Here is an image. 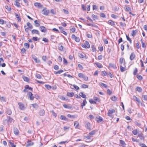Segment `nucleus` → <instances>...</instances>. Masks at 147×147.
Masks as SVG:
<instances>
[{"instance_id": "f257e3e1", "label": "nucleus", "mask_w": 147, "mask_h": 147, "mask_svg": "<svg viewBox=\"0 0 147 147\" xmlns=\"http://www.w3.org/2000/svg\"><path fill=\"white\" fill-rule=\"evenodd\" d=\"M81 46L82 47L85 49L89 48L90 47V45L89 43L87 41H85L84 44L82 45Z\"/></svg>"}, {"instance_id": "f03ea898", "label": "nucleus", "mask_w": 147, "mask_h": 147, "mask_svg": "<svg viewBox=\"0 0 147 147\" xmlns=\"http://www.w3.org/2000/svg\"><path fill=\"white\" fill-rule=\"evenodd\" d=\"M42 11L43 12L42 14L46 16H48L49 13V11L46 8L43 9Z\"/></svg>"}, {"instance_id": "7ed1b4c3", "label": "nucleus", "mask_w": 147, "mask_h": 147, "mask_svg": "<svg viewBox=\"0 0 147 147\" xmlns=\"http://www.w3.org/2000/svg\"><path fill=\"white\" fill-rule=\"evenodd\" d=\"M39 28L40 30L42 32L45 33L47 31V29L44 26H40Z\"/></svg>"}, {"instance_id": "20e7f679", "label": "nucleus", "mask_w": 147, "mask_h": 147, "mask_svg": "<svg viewBox=\"0 0 147 147\" xmlns=\"http://www.w3.org/2000/svg\"><path fill=\"white\" fill-rule=\"evenodd\" d=\"M95 120L98 123L100 122L103 120L102 118L99 116H96Z\"/></svg>"}, {"instance_id": "39448f33", "label": "nucleus", "mask_w": 147, "mask_h": 147, "mask_svg": "<svg viewBox=\"0 0 147 147\" xmlns=\"http://www.w3.org/2000/svg\"><path fill=\"white\" fill-rule=\"evenodd\" d=\"M20 109L22 110H24L25 108L24 105L21 102H19L18 103Z\"/></svg>"}, {"instance_id": "423d86ee", "label": "nucleus", "mask_w": 147, "mask_h": 147, "mask_svg": "<svg viewBox=\"0 0 147 147\" xmlns=\"http://www.w3.org/2000/svg\"><path fill=\"white\" fill-rule=\"evenodd\" d=\"M33 94L31 92H29L28 94V96L30 98V99L31 100H33L34 97L33 96Z\"/></svg>"}, {"instance_id": "0eeeda50", "label": "nucleus", "mask_w": 147, "mask_h": 147, "mask_svg": "<svg viewBox=\"0 0 147 147\" xmlns=\"http://www.w3.org/2000/svg\"><path fill=\"white\" fill-rule=\"evenodd\" d=\"M34 5L38 7L39 8H41L42 7V5L39 3L36 2L34 4Z\"/></svg>"}, {"instance_id": "6e6552de", "label": "nucleus", "mask_w": 147, "mask_h": 147, "mask_svg": "<svg viewBox=\"0 0 147 147\" xmlns=\"http://www.w3.org/2000/svg\"><path fill=\"white\" fill-rule=\"evenodd\" d=\"M115 112V110L113 109L109 110L108 112L107 113V114L110 117H111V115L112 114L114 113Z\"/></svg>"}, {"instance_id": "1a4fd4ad", "label": "nucleus", "mask_w": 147, "mask_h": 147, "mask_svg": "<svg viewBox=\"0 0 147 147\" xmlns=\"http://www.w3.org/2000/svg\"><path fill=\"white\" fill-rule=\"evenodd\" d=\"M32 58L34 60L36 63H38L40 62V60H38L36 56L34 55H32Z\"/></svg>"}, {"instance_id": "9d476101", "label": "nucleus", "mask_w": 147, "mask_h": 147, "mask_svg": "<svg viewBox=\"0 0 147 147\" xmlns=\"http://www.w3.org/2000/svg\"><path fill=\"white\" fill-rule=\"evenodd\" d=\"M39 114L41 116H43L45 115V111L43 109H40L39 112Z\"/></svg>"}, {"instance_id": "9b49d317", "label": "nucleus", "mask_w": 147, "mask_h": 147, "mask_svg": "<svg viewBox=\"0 0 147 147\" xmlns=\"http://www.w3.org/2000/svg\"><path fill=\"white\" fill-rule=\"evenodd\" d=\"M59 29L61 31V32L63 34L65 35H67V33L64 31V28L62 26H60L59 27Z\"/></svg>"}, {"instance_id": "f8f14e48", "label": "nucleus", "mask_w": 147, "mask_h": 147, "mask_svg": "<svg viewBox=\"0 0 147 147\" xmlns=\"http://www.w3.org/2000/svg\"><path fill=\"white\" fill-rule=\"evenodd\" d=\"M59 118L61 119L65 120L67 121H68L69 120L68 119L66 118L64 115H61L60 116Z\"/></svg>"}, {"instance_id": "ddd939ff", "label": "nucleus", "mask_w": 147, "mask_h": 147, "mask_svg": "<svg viewBox=\"0 0 147 147\" xmlns=\"http://www.w3.org/2000/svg\"><path fill=\"white\" fill-rule=\"evenodd\" d=\"M32 34H38V35H39L40 34L39 32L38 31L36 30L35 29H33L31 31Z\"/></svg>"}, {"instance_id": "4468645a", "label": "nucleus", "mask_w": 147, "mask_h": 147, "mask_svg": "<svg viewBox=\"0 0 147 147\" xmlns=\"http://www.w3.org/2000/svg\"><path fill=\"white\" fill-rule=\"evenodd\" d=\"M135 57V55L134 53H132L131 54L130 56V59L132 61L134 59Z\"/></svg>"}, {"instance_id": "2eb2a0df", "label": "nucleus", "mask_w": 147, "mask_h": 147, "mask_svg": "<svg viewBox=\"0 0 147 147\" xmlns=\"http://www.w3.org/2000/svg\"><path fill=\"white\" fill-rule=\"evenodd\" d=\"M14 134L16 136L19 134V130L16 128H14L13 129Z\"/></svg>"}, {"instance_id": "dca6fc26", "label": "nucleus", "mask_w": 147, "mask_h": 147, "mask_svg": "<svg viewBox=\"0 0 147 147\" xmlns=\"http://www.w3.org/2000/svg\"><path fill=\"white\" fill-rule=\"evenodd\" d=\"M74 126L76 128H79V123L77 121L74 122Z\"/></svg>"}, {"instance_id": "f3484780", "label": "nucleus", "mask_w": 147, "mask_h": 147, "mask_svg": "<svg viewBox=\"0 0 147 147\" xmlns=\"http://www.w3.org/2000/svg\"><path fill=\"white\" fill-rule=\"evenodd\" d=\"M138 137H139L140 139L142 140H144V137L143 134L141 132L140 133H139Z\"/></svg>"}, {"instance_id": "a211bd4d", "label": "nucleus", "mask_w": 147, "mask_h": 147, "mask_svg": "<svg viewBox=\"0 0 147 147\" xmlns=\"http://www.w3.org/2000/svg\"><path fill=\"white\" fill-rule=\"evenodd\" d=\"M31 142V141L30 140H28L27 141V143H28V144L26 145L27 146H32L34 144V143L33 142Z\"/></svg>"}, {"instance_id": "6ab92c4d", "label": "nucleus", "mask_w": 147, "mask_h": 147, "mask_svg": "<svg viewBox=\"0 0 147 147\" xmlns=\"http://www.w3.org/2000/svg\"><path fill=\"white\" fill-rule=\"evenodd\" d=\"M119 141L120 144H121V146L123 147H125L126 145V144L125 142L124 141L122 140H120Z\"/></svg>"}, {"instance_id": "aec40b11", "label": "nucleus", "mask_w": 147, "mask_h": 147, "mask_svg": "<svg viewBox=\"0 0 147 147\" xmlns=\"http://www.w3.org/2000/svg\"><path fill=\"white\" fill-rule=\"evenodd\" d=\"M67 95L70 97H72L74 95V93L73 92H68L67 94Z\"/></svg>"}, {"instance_id": "412c9836", "label": "nucleus", "mask_w": 147, "mask_h": 147, "mask_svg": "<svg viewBox=\"0 0 147 147\" xmlns=\"http://www.w3.org/2000/svg\"><path fill=\"white\" fill-rule=\"evenodd\" d=\"M136 90L140 92H142V89L140 87L137 86L136 88Z\"/></svg>"}, {"instance_id": "4be33fe9", "label": "nucleus", "mask_w": 147, "mask_h": 147, "mask_svg": "<svg viewBox=\"0 0 147 147\" xmlns=\"http://www.w3.org/2000/svg\"><path fill=\"white\" fill-rule=\"evenodd\" d=\"M95 63L97 66L99 68H101L102 67V66L101 64L99 63L96 62H95Z\"/></svg>"}, {"instance_id": "5701e85b", "label": "nucleus", "mask_w": 147, "mask_h": 147, "mask_svg": "<svg viewBox=\"0 0 147 147\" xmlns=\"http://www.w3.org/2000/svg\"><path fill=\"white\" fill-rule=\"evenodd\" d=\"M91 47L92 49V52H95L96 51V48L95 47V46L94 45H92L91 46Z\"/></svg>"}, {"instance_id": "b1692460", "label": "nucleus", "mask_w": 147, "mask_h": 147, "mask_svg": "<svg viewBox=\"0 0 147 147\" xmlns=\"http://www.w3.org/2000/svg\"><path fill=\"white\" fill-rule=\"evenodd\" d=\"M87 103V102L86 100V99H84L83 101V102L81 104V107L83 109V106L85 105Z\"/></svg>"}, {"instance_id": "393cba45", "label": "nucleus", "mask_w": 147, "mask_h": 147, "mask_svg": "<svg viewBox=\"0 0 147 147\" xmlns=\"http://www.w3.org/2000/svg\"><path fill=\"white\" fill-rule=\"evenodd\" d=\"M137 32V31L136 30H133L131 34V35L132 36H135L136 35Z\"/></svg>"}, {"instance_id": "a878e982", "label": "nucleus", "mask_w": 147, "mask_h": 147, "mask_svg": "<svg viewBox=\"0 0 147 147\" xmlns=\"http://www.w3.org/2000/svg\"><path fill=\"white\" fill-rule=\"evenodd\" d=\"M34 22L35 24L36 25L35 26H36L38 27L40 26V22L38 21L37 20H35V21H34Z\"/></svg>"}, {"instance_id": "bb28decb", "label": "nucleus", "mask_w": 147, "mask_h": 147, "mask_svg": "<svg viewBox=\"0 0 147 147\" xmlns=\"http://www.w3.org/2000/svg\"><path fill=\"white\" fill-rule=\"evenodd\" d=\"M86 126L88 129H90V123L88 122H86L85 123Z\"/></svg>"}, {"instance_id": "cd10ccee", "label": "nucleus", "mask_w": 147, "mask_h": 147, "mask_svg": "<svg viewBox=\"0 0 147 147\" xmlns=\"http://www.w3.org/2000/svg\"><path fill=\"white\" fill-rule=\"evenodd\" d=\"M125 11H131V8L128 6H125L124 8Z\"/></svg>"}, {"instance_id": "c85d7f7f", "label": "nucleus", "mask_w": 147, "mask_h": 147, "mask_svg": "<svg viewBox=\"0 0 147 147\" xmlns=\"http://www.w3.org/2000/svg\"><path fill=\"white\" fill-rule=\"evenodd\" d=\"M22 78L24 81L27 82H28L30 80L28 78L24 76H23Z\"/></svg>"}, {"instance_id": "c756f323", "label": "nucleus", "mask_w": 147, "mask_h": 147, "mask_svg": "<svg viewBox=\"0 0 147 147\" xmlns=\"http://www.w3.org/2000/svg\"><path fill=\"white\" fill-rule=\"evenodd\" d=\"M80 96L83 98H86V95L83 92H80L79 94Z\"/></svg>"}, {"instance_id": "7c9ffc66", "label": "nucleus", "mask_w": 147, "mask_h": 147, "mask_svg": "<svg viewBox=\"0 0 147 147\" xmlns=\"http://www.w3.org/2000/svg\"><path fill=\"white\" fill-rule=\"evenodd\" d=\"M109 23L110 25L112 26L115 25V24L114 22L111 20L109 21Z\"/></svg>"}, {"instance_id": "2f4dec72", "label": "nucleus", "mask_w": 147, "mask_h": 147, "mask_svg": "<svg viewBox=\"0 0 147 147\" xmlns=\"http://www.w3.org/2000/svg\"><path fill=\"white\" fill-rule=\"evenodd\" d=\"M109 65L110 67H111L113 69H115L117 68L116 65L110 63L109 64Z\"/></svg>"}, {"instance_id": "473e14b6", "label": "nucleus", "mask_w": 147, "mask_h": 147, "mask_svg": "<svg viewBox=\"0 0 147 147\" xmlns=\"http://www.w3.org/2000/svg\"><path fill=\"white\" fill-rule=\"evenodd\" d=\"M133 98L135 100H136V101L138 102L139 103L140 102V100L138 98H137L136 96H133Z\"/></svg>"}, {"instance_id": "72a5a7b5", "label": "nucleus", "mask_w": 147, "mask_h": 147, "mask_svg": "<svg viewBox=\"0 0 147 147\" xmlns=\"http://www.w3.org/2000/svg\"><path fill=\"white\" fill-rule=\"evenodd\" d=\"M63 107L65 108L68 109H71L72 108L71 106L68 105L66 104H64L63 105Z\"/></svg>"}, {"instance_id": "f704fd0d", "label": "nucleus", "mask_w": 147, "mask_h": 147, "mask_svg": "<svg viewBox=\"0 0 147 147\" xmlns=\"http://www.w3.org/2000/svg\"><path fill=\"white\" fill-rule=\"evenodd\" d=\"M64 71L62 69H60L58 71L56 72H54L55 74H60L61 73L63 72Z\"/></svg>"}, {"instance_id": "c9c22d12", "label": "nucleus", "mask_w": 147, "mask_h": 147, "mask_svg": "<svg viewBox=\"0 0 147 147\" xmlns=\"http://www.w3.org/2000/svg\"><path fill=\"white\" fill-rule=\"evenodd\" d=\"M27 26H28L29 28H30L31 29H32L33 28V26L29 22H28L27 24Z\"/></svg>"}, {"instance_id": "e433bc0d", "label": "nucleus", "mask_w": 147, "mask_h": 147, "mask_svg": "<svg viewBox=\"0 0 147 147\" xmlns=\"http://www.w3.org/2000/svg\"><path fill=\"white\" fill-rule=\"evenodd\" d=\"M87 25L88 26H91L94 27H97V26L96 25H95V24H92L90 23H87Z\"/></svg>"}, {"instance_id": "4c0bfd02", "label": "nucleus", "mask_w": 147, "mask_h": 147, "mask_svg": "<svg viewBox=\"0 0 147 147\" xmlns=\"http://www.w3.org/2000/svg\"><path fill=\"white\" fill-rule=\"evenodd\" d=\"M126 36L127 40L129 41L130 44H131L132 43L131 39L129 37V36H128L127 34H126Z\"/></svg>"}, {"instance_id": "58836bf2", "label": "nucleus", "mask_w": 147, "mask_h": 147, "mask_svg": "<svg viewBox=\"0 0 147 147\" xmlns=\"http://www.w3.org/2000/svg\"><path fill=\"white\" fill-rule=\"evenodd\" d=\"M81 88H88V85L83 84L81 86Z\"/></svg>"}, {"instance_id": "ea45409f", "label": "nucleus", "mask_w": 147, "mask_h": 147, "mask_svg": "<svg viewBox=\"0 0 147 147\" xmlns=\"http://www.w3.org/2000/svg\"><path fill=\"white\" fill-rule=\"evenodd\" d=\"M15 15L16 17V18H17L19 22L21 21V19H20V16L19 15L17 14L16 13H15Z\"/></svg>"}, {"instance_id": "a19ab883", "label": "nucleus", "mask_w": 147, "mask_h": 147, "mask_svg": "<svg viewBox=\"0 0 147 147\" xmlns=\"http://www.w3.org/2000/svg\"><path fill=\"white\" fill-rule=\"evenodd\" d=\"M120 71L121 72H123L125 70V68L123 67L121 65H120Z\"/></svg>"}, {"instance_id": "79ce46f5", "label": "nucleus", "mask_w": 147, "mask_h": 147, "mask_svg": "<svg viewBox=\"0 0 147 147\" xmlns=\"http://www.w3.org/2000/svg\"><path fill=\"white\" fill-rule=\"evenodd\" d=\"M132 133L134 135H136L138 133V130L137 129H135L132 131Z\"/></svg>"}, {"instance_id": "37998d69", "label": "nucleus", "mask_w": 147, "mask_h": 147, "mask_svg": "<svg viewBox=\"0 0 147 147\" xmlns=\"http://www.w3.org/2000/svg\"><path fill=\"white\" fill-rule=\"evenodd\" d=\"M67 116L68 117L72 118H74L76 117L75 116V115H71L70 114H68L67 115Z\"/></svg>"}, {"instance_id": "c03bdc74", "label": "nucleus", "mask_w": 147, "mask_h": 147, "mask_svg": "<svg viewBox=\"0 0 147 147\" xmlns=\"http://www.w3.org/2000/svg\"><path fill=\"white\" fill-rule=\"evenodd\" d=\"M142 98L144 100H147V95H143L142 96Z\"/></svg>"}, {"instance_id": "a18cd8bd", "label": "nucleus", "mask_w": 147, "mask_h": 147, "mask_svg": "<svg viewBox=\"0 0 147 147\" xmlns=\"http://www.w3.org/2000/svg\"><path fill=\"white\" fill-rule=\"evenodd\" d=\"M24 46L27 49H28L29 47V45L27 43H25L24 44Z\"/></svg>"}, {"instance_id": "49530a36", "label": "nucleus", "mask_w": 147, "mask_h": 147, "mask_svg": "<svg viewBox=\"0 0 147 147\" xmlns=\"http://www.w3.org/2000/svg\"><path fill=\"white\" fill-rule=\"evenodd\" d=\"M45 88H46L48 90H49L51 88V86L49 85L48 84H45Z\"/></svg>"}, {"instance_id": "de8ad7c7", "label": "nucleus", "mask_w": 147, "mask_h": 147, "mask_svg": "<svg viewBox=\"0 0 147 147\" xmlns=\"http://www.w3.org/2000/svg\"><path fill=\"white\" fill-rule=\"evenodd\" d=\"M89 102L91 104H96V102L95 101H94L92 99H89Z\"/></svg>"}, {"instance_id": "09e8293b", "label": "nucleus", "mask_w": 147, "mask_h": 147, "mask_svg": "<svg viewBox=\"0 0 147 147\" xmlns=\"http://www.w3.org/2000/svg\"><path fill=\"white\" fill-rule=\"evenodd\" d=\"M94 99L95 101H98V102H99L100 101L99 99L97 97H94Z\"/></svg>"}, {"instance_id": "8fccbe9b", "label": "nucleus", "mask_w": 147, "mask_h": 147, "mask_svg": "<svg viewBox=\"0 0 147 147\" xmlns=\"http://www.w3.org/2000/svg\"><path fill=\"white\" fill-rule=\"evenodd\" d=\"M95 134V131L94 130H93L91 131V132L89 133L88 134V135L91 136Z\"/></svg>"}, {"instance_id": "3c124183", "label": "nucleus", "mask_w": 147, "mask_h": 147, "mask_svg": "<svg viewBox=\"0 0 147 147\" xmlns=\"http://www.w3.org/2000/svg\"><path fill=\"white\" fill-rule=\"evenodd\" d=\"M36 77L38 79H40L42 78L40 74H36Z\"/></svg>"}, {"instance_id": "603ef678", "label": "nucleus", "mask_w": 147, "mask_h": 147, "mask_svg": "<svg viewBox=\"0 0 147 147\" xmlns=\"http://www.w3.org/2000/svg\"><path fill=\"white\" fill-rule=\"evenodd\" d=\"M100 85L102 87H104L105 88H107V86L106 84L102 83H101V84H100Z\"/></svg>"}, {"instance_id": "864d4df0", "label": "nucleus", "mask_w": 147, "mask_h": 147, "mask_svg": "<svg viewBox=\"0 0 147 147\" xmlns=\"http://www.w3.org/2000/svg\"><path fill=\"white\" fill-rule=\"evenodd\" d=\"M14 5L18 7H20V3L17 1H15V3H14Z\"/></svg>"}, {"instance_id": "5fc2aeb1", "label": "nucleus", "mask_w": 147, "mask_h": 147, "mask_svg": "<svg viewBox=\"0 0 147 147\" xmlns=\"http://www.w3.org/2000/svg\"><path fill=\"white\" fill-rule=\"evenodd\" d=\"M84 75L82 73H79L78 74V76L79 77L81 78H82Z\"/></svg>"}, {"instance_id": "6e6d98bb", "label": "nucleus", "mask_w": 147, "mask_h": 147, "mask_svg": "<svg viewBox=\"0 0 147 147\" xmlns=\"http://www.w3.org/2000/svg\"><path fill=\"white\" fill-rule=\"evenodd\" d=\"M7 113L9 115H10L11 114L12 112L10 109H8L7 111Z\"/></svg>"}, {"instance_id": "4d7b16f0", "label": "nucleus", "mask_w": 147, "mask_h": 147, "mask_svg": "<svg viewBox=\"0 0 147 147\" xmlns=\"http://www.w3.org/2000/svg\"><path fill=\"white\" fill-rule=\"evenodd\" d=\"M32 106L34 108L37 109L38 107V105L36 104H32Z\"/></svg>"}, {"instance_id": "13d9d810", "label": "nucleus", "mask_w": 147, "mask_h": 147, "mask_svg": "<svg viewBox=\"0 0 147 147\" xmlns=\"http://www.w3.org/2000/svg\"><path fill=\"white\" fill-rule=\"evenodd\" d=\"M32 39L34 41H36L38 40H39V38H38L36 37H32Z\"/></svg>"}, {"instance_id": "bf43d9fd", "label": "nucleus", "mask_w": 147, "mask_h": 147, "mask_svg": "<svg viewBox=\"0 0 147 147\" xmlns=\"http://www.w3.org/2000/svg\"><path fill=\"white\" fill-rule=\"evenodd\" d=\"M137 78L139 80H141L142 79V77L140 75H137Z\"/></svg>"}, {"instance_id": "052dcab7", "label": "nucleus", "mask_w": 147, "mask_h": 147, "mask_svg": "<svg viewBox=\"0 0 147 147\" xmlns=\"http://www.w3.org/2000/svg\"><path fill=\"white\" fill-rule=\"evenodd\" d=\"M92 17L94 20H95V19H97V16L96 15H94V14L92 15Z\"/></svg>"}, {"instance_id": "680f3d73", "label": "nucleus", "mask_w": 147, "mask_h": 147, "mask_svg": "<svg viewBox=\"0 0 147 147\" xmlns=\"http://www.w3.org/2000/svg\"><path fill=\"white\" fill-rule=\"evenodd\" d=\"M74 40L77 42H79L80 41V39L79 37H76Z\"/></svg>"}, {"instance_id": "e2e57ef3", "label": "nucleus", "mask_w": 147, "mask_h": 147, "mask_svg": "<svg viewBox=\"0 0 147 147\" xmlns=\"http://www.w3.org/2000/svg\"><path fill=\"white\" fill-rule=\"evenodd\" d=\"M117 99L116 97L115 96H113L111 98V100L113 101H115Z\"/></svg>"}, {"instance_id": "0e129e2a", "label": "nucleus", "mask_w": 147, "mask_h": 147, "mask_svg": "<svg viewBox=\"0 0 147 147\" xmlns=\"http://www.w3.org/2000/svg\"><path fill=\"white\" fill-rule=\"evenodd\" d=\"M5 8L8 11H10L11 10V8L10 6L6 5L5 6Z\"/></svg>"}, {"instance_id": "69168bd1", "label": "nucleus", "mask_w": 147, "mask_h": 147, "mask_svg": "<svg viewBox=\"0 0 147 147\" xmlns=\"http://www.w3.org/2000/svg\"><path fill=\"white\" fill-rule=\"evenodd\" d=\"M140 146H142V147H147V146L144 144L142 143H140L139 144Z\"/></svg>"}, {"instance_id": "338daca9", "label": "nucleus", "mask_w": 147, "mask_h": 147, "mask_svg": "<svg viewBox=\"0 0 147 147\" xmlns=\"http://www.w3.org/2000/svg\"><path fill=\"white\" fill-rule=\"evenodd\" d=\"M63 48V47L62 45H61L59 47V49L61 51H62Z\"/></svg>"}, {"instance_id": "774afa93", "label": "nucleus", "mask_w": 147, "mask_h": 147, "mask_svg": "<svg viewBox=\"0 0 147 147\" xmlns=\"http://www.w3.org/2000/svg\"><path fill=\"white\" fill-rule=\"evenodd\" d=\"M42 40L45 42H48L49 41L48 39L46 38H43Z\"/></svg>"}]
</instances>
